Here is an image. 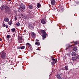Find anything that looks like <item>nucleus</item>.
Instances as JSON below:
<instances>
[{"label":"nucleus","mask_w":79,"mask_h":79,"mask_svg":"<svg viewBox=\"0 0 79 79\" xmlns=\"http://www.w3.org/2000/svg\"><path fill=\"white\" fill-rule=\"evenodd\" d=\"M40 32L42 34V36L43 37V40H45V38H46L47 34V33L45 32V30H41Z\"/></svg>","instance_id":"1"},{"label":"nucleus","mask_w":79,"mask_h":79,"mask_svg":"<svg viewBox=\"0 0 79 79\" xmlns=\"http://www.w3.org/2000/svg\"><path fill=\"white\" fill-rule=\"evenodd\" d=\"M6 7L5 8V12L6 13H8V14H10V13L11 11V10L10 9V8L6 6Z\"/></svg>","instance_id":"2"},{"label":"nucleus","mask_w":79,"mask_h":79,"mask_svg":"<svg viewBox=\"0 0 79 79\" xmlns=\"http://www.w3.org/2000/svg\"><path fill=\"white\" fill-rule=\"evenodd\" d=\"M1 56L2 60H5L6 57V54L5 52H1Z\"/></svg>","instance_id":"3"},{"label":"nucleus","mask_w":79,"mask_h":79,"mask_svg":"<svg viewBox=\"0 0 79 79\" xmlns=\"http://www.w3.org/2000/svg\"><path fill=\"white\" fill-rule=\"evenodd\" d=\"M18 42H19V43H22L23 42V38L22 37L19 36L18 37Z\"/></svg>","instance_id":"4"},{"label":"nucleus","mask_w":79,"mask_h":79,"mask_svg":"<svg viewBox=\"0 0 79 79\" xmlns=\"http://www.w3.org/2000/svg\"><path fill=\"white\" fill-rule=\"evenodd\" d=\"M20 8H22V9H23V10H25V9H26L25 6L24 5V4L23 3H21L20 4Z\"/></svg>","instance_id":"5"},{"label":"nucleus","mask_w":79,"mask_h":79,"mask_svg":"<svg viewBox=\"0 0 79 79\" xmlns=\"http://www.w3.org/2000/svg\"><path fill=\"white\" fill-rule=\"evenodd\" d=\"M28 27L29 29H32V28L34 27L33 25L31 23L28 24Z\"/></svg>","instance_id":"6"},{"label":"nucleus","mask_w":79,"mask_h":79,"mask_svg":"<svg viewBox=\"0 0 79 79\" xmlns=\"http://www.w3.org/2000/svg\"><path fill=\"white\" fill-rule=\"evenodd\" d=\"M47 20L45 19V20L43 19H42L41 21V23L42 24H46V23H47Z\"/></svg>","instance_id":"7"},{"label":"nucleus","mask_w":79,"mask_h":79,"mask_svg":"<svg viewBox=\"0 0 79 79\" xmlns=\"http://www.w3.org/2000/svg\"><path fill=\"white\" fill-rule=\"evenodd\" d=\"M51 59L52 60V61H53V62H54L56 63L57 62V59L56 58L55 59L54 58L52 57Z\"/></svg>","instance_id":"8"},{"label":"nucleus","mask_w":79,"mask_h":79,"mask_svg":"<svg viewBox=\"0 0 79 79\" xmlns=\"http://www.w3.org/2000/svg\"><path fill=\"white\" fill-rule=\"evenodd\" d=\"M72 56H77V53L74 52H73L72 53Z\"/></svg>","instance_id":"9"},{"label":"nucleus","mask_w":79,"mask_h":79,"mask_svg":"<svg viewBox=\"0 0 79 79\" xmlns=\"http://www.w3.org/2000/svg\"><path fill=\"white\" fill-rule=\"evenodd\" d=\"M51 3L52 5H54L55 4V0H52L51 1Z\"/></svg>","instance_id":"10"},{"label":"nucleus","mask_w":79,"mask_h":79,"mask_svg":"<svg viewBox=\"0 0 79 79\" xmlns=\"http://www.w3.org/2000/svg\"><path fill=\"white\" fill-rule=\"evenodd\" d=\"M31 35L32 37L33 38H35V34L34 32H32Z\"/></svg>","instance_id":"11"},{"label":"nucleus","mask_w":79,"mask_h":79,"mask_svg":"<svg viewBox=\"0 0 79 79\" xmlns=\"http://www.w3.org/2000/svg\"><path fill=\"white\" fill-rule=\"evenodd\" d=\"M4 21H5V22H9V19L8 18H5L4 19Z\"/></svg>","instance_id":"12"},{"label":"nucleus","mask_w":79,"mask_h":79,"mask_svg":"<svg viewBox=\"0 0 79 79\" xmlns=\"http://www.w3.org/2000/svg\"><path fill=\"white\" fill-rule=\"evenodd\" d=\"M72 60L73 61H76L77 58H76V57H73L72 58Z\"/></svg>","instance_id":"13"},{"label":"nucleus","mask_w":79,"mask_h":79,"mask_svg":"<svg viewBox=\"0 0 79 79\" xmlns=\"http://www.w3.org/2000/svg\"><path fill=\"white\" fill-rule=\"evenodd\" d=\"M73 50L74 52H77V48L76 47H74L73 48Z\"/></svg>","instance_id":"14"},{"label":"nucleus","mask_w":79,"mask_h":79,"mask_svg":"<svg viewBox=\"0 0 79 79\" xmlns=\"http://www.w3.org/2000/svg\"><path fill=\"white\" fill-rule=\"evenodd\" d=\"M36 5L38 8H40V7H41V5H40V4L39 3H37Z\"/></svg>","instance_id":"15"},{"label":"nucleus","mask_w":79,"mask_h":79,"mask_svg":"<svg viewBox=\"0 0 79 79\" xmlns=\"http://www.w3.org/2000/svg\"><path fill=\"white\" fill-rule=\"evenodd\" d=\"M2 26L3 27H6V28H8V26L6 25L5 24V23H2Z\"/></svg>","instance_id":"16"},{"label":"nucleus","mask_w":79,"mask_h":79,"mask_svg":"<svg viewBox=\"0 0 79 79\" xmlns=\"http://www.w3.org/2000/svg\"><path fill=\"white\" fill-rule=\"evenodd\" d=\"M56 77H57L58 79H61V76L59 74H57Z\"/></svg>","instance_id":"17"},{"label":"nucleus","mask_w":79,"mask_h":79,"mask_svg":"<svg viewBox=\"0 0 79 79\" xmlns=\"http://www.w3.org/2000/svg\"><path fill=\"white\" fill-rule=\"evenodd\" d=\"M35 45H40V42L37 41L35 43Z\"/></svg>","instance_id":"18"},{"label":"nucleus","mask_w":79,"mask_h":79,"mask_svg":"<svg viewBox=\"0 0 79 79\" xmlns=\"http://www.w3.org/2000/svg\"><path fill=\"white\" fill-rule=\"evenodd\" d=\"M8 24L10 26H11V24H13V23L12 22V20H10V21H9L8 23Z\"/></svg>","instance_id":"19"},{"label":"nucleus","mask_w":79,"mask_h":79,"mask_svg":"<svg viewBox=\"0 0 79 79\" xmlns=\"http://www.w3.org/2000/svg\"><path fill=\"white\" fill-rule=\"evenodd\" d=\"M20 23H19V22H17L16 24V26H17V27L19 26H20Z\"/></svg>","instance_id":"20"},{"label":"nucleus","mask_w":79,"mask_h":79,"mask_svg":"<svg viewBox=\"0 0 79 79\" xmlns=\"http://www.w3.org/2000/svg\"><path fill=\"white\" fill-rule=\"evenodd\" d=\"M32 46H31V45L30 46V48H29V51L31 52L32 51Z\"/></svg>","instance_id":"21"},{"label":"nucleus","mask_w":79,"mask_h":79,"mask_svg":"<svg viewBox=\"0 0 79 79\" xmlns=\"http://www.w3.org/2000/svg\"><path fill=\"white\" fill-rule=\"evenodd\" d=\"M65 69L66 70H68L69 69L68 68V66L66 65L65 67H64Z\"/></svg>","instance_id":"22"},{"label":"nucleus","mask_w":79,"mask_h":79,"mask_svg":"<svg viewBox=\"0 0 79 79\" xmlns=\"http://www.w3.org/2000/svg\"><path fill=\"white\" fill-rule=\"evenodd\" d=\"M33 7V6H32L31 5H29V9H32Z\"/></svg>","instance_id":"23"},{"label":"nucleus","mask_w":79,"mask_h":79,"mask_svg":"<svg viewBox=\"0 0 79 79\" xmlns=\"http://www.w3.org/2000/svg\"><path fill=\"white\" fill-rule=\"evenodd\" d=\"M25 48H26V47L25 46H21V49L22 50L24 49Z\"/></svg>","instance_id":"24"},{"label":"nucleus","mask_w":79,"mask_h":79,"mask_svg":"<svg viewBox=\"0 0 79 79\" xmlns=\"http://www.w3.org/2000/svg\"><path fill=\"white\" fill-rule=\"evenodd\" d=\"M11 31L13 32H15V28H12L11 29Z\"/></svg>","instance_id":"25"},{"label":"nucleus","mask_w":79,"mask_h":79,"mask_svg":"<svg viewBox=\"0 0 79 79\" xmlns=\"http://www.w3.org/2000/svg\"><path fill=\"white\" fill-rule=\"evenodd\" d=\"M5 7L4 6H2L1 8V10H3L5 9Z\"/></svg>","instance_id":"26"},{"label":"nucleus","mask_w":79,"mask_h":79,"mask_svg":"<svg viewBox=\"0 0 79 79\" xmlns=\"http://www.w3.org/2000/svg\"><path fill=\"white\" fill-rule=\"evenodd\" d=\"M21 46H18L17 48V49H21Z\"/></svg>","instance_id":"27"},{"label":"nucleus","mask_w":79,"mask_h":79,"mask_svg":"<svg viewBox=\"0 0 79 79\" xmlns=\"http://www.w3.org/2000/svg\"><path fill=\"white\" fill-rule=\"evenodd\" d=\"M10 35H7L6 38V39H9V38H10Z\"/></svg>","instance_id":"28"},{"label":"nucleus","mask_w":79,"mask_h":79,"mask_svg":"<svg viewBox=\"0 0 79 79\" xmlns=\"http://www.w3.org/2000/svg\"><path fill=\"white\" fill-rule=\"evenodd\" d=\"M55 63H55V62H53H53H51V64H52V65H54L55 64Z\"/></svg>","instance_id":"29"},{"label":"nucleus","mask_w":79,"mask_h":79,"mask_svg":"<svg viewBox=\"0 0 79 79\" xmlns=\"http://www.w3.org/2000/svg\"><path fill=\"white\" fill-rule=\"evenodd\" d=\"M74 44L75 45H77V41H76L74 42Z\"/></svg>","instance_id":"30"},{"label":"nucleus","mask_w":79,"mask_h":79,"mask_svg":"<svg viewBox=\"0 0 79 79\" xmlns=\"http://www.w3.org/2000/svg\"><path fill=\"white\" fill-rule=\"evenodd\" d=\"M17 17H16V16H15V21H17Z\"/></svg>","instance_id":"31"},{"label":"nucleus","mask_w":79,"mask_h":79,"mask_svg":"<svg viewBox=\"0 0 79 79\" xmlns=\"http://www.w3.org/2000/svg\"><path fill=\"white\" fill-rule=\"evenodd\" d=\"M27 45H29L30 46H31V44H29V43H27Z\"/></svg>","instance_id":"32"},{"label":"nucleus","mask_w":79,"mask_h":79,"mask_svg":"<svg viewBox=\"0 0 79 79\" xmlns=\"http://www.w3.org/2000/svg\"><path fill=\"white\" fill-rule=\"evenodd\" d=\"M72 46V45H69L68 48H69V47H71Z\"/></svg>","instance_id":"33"},{"label":"nucleus","mask_w":79,"mask_h":79,"mask_svg":"<svg viewBox=\"0 0 79 79\" xmlns=\"http://www.w3.org/2000/svg\"><path fill=\"white\" fill-rule=\"evenodd\" d=\"M2 38H0V41H2Z\"/></svg>","instance_id":"34"},{"label":"nucleus","mask_w":79,"mask_h":79,"mask_svg":"<svg viewBox=\"0 0 79 79\" xmlns=\"http://www.w3.org/2000/svg\"><path fill=\"white\" fill-rule=\"evenodd\" d=\"M36 50H39V48H37V49H36Z\"/></svg>","instance_id":"35"},{"label":"nucleus","mask_w":79,"mask_h":79,"mask_svg":"<svg viewBox=\"0 0 79 79\" xmlns=\"http://www.w3.org/2000/svg\"><path fill=\"white\" fill-rule=\"evenodd\" d=\"M36 40V41H39V40Z\"/></svg>","instance_id":"36"},{"label":"nucleus","mask_w":79,"mask_h":79,"mask_svg":"<svg viewBox=\"0 0 79 79\" xmlns=\"http://www.w3.org/2000/svg\"><path fill=\"white\" fill-rule=\"evenodd\" d=\"M11 0H8V1H9V2H10V1H11Z\"/></svg>","instance_id":"37"},{"label":"nucleus","mask_w":79,"mask_h":79,"mask_svg":"<svg viewBox=\"0 0 79 79\" xmlns=\"http://www.w3.org/2000/svg\"><path fill=\"white\" fill-rule=\"evenodd\" d=\"M68 48L67 47V48L66 49V50H67V49H68Z\"/></svg>","instance_id":"38"},{"label":"nucleus","mask_w":79,"mask_h":79,"mask_svg":"<svg viewBox=\"0 0 79 79\" xmlns=\"http://www.w3.org/2000/svg\"><path fill=\"white\" fill-rule=\"evenodd\" d=\"M6 79V77H5Z\"/></svg>","instance_id":"39"},{"label":"nucleus","mask_w":79,"mask_h":79,"mask_svg":"<svg viewBox=\"0 0 79 79\" xmlns=\"http://www.w3.org/2000/svg\"><path fill=\"white\" fill-rule=\"evenodd\" d=\"M71 43H72V42H71Z\"/></svg>","instance_id":"40"},{"label":"nucleus","mask_w":79,"mask_h":79,"mask_svg":"<svg viewBox=\"0 0 79 79\" xmlns=\"http://www.w3.org/2000/svg\"><path fill=\"white\" fill-rule=\"evenodd\" d=\"M47 36H48V35H47Z\"/></svg>","instance_id":"41"},{"label":"nucleus","mask_w":79,"mask_h":79,"mask_svg":"<svg viewBox=\"0 0 79 79\" xmlns=\"http://www.w3.org/2000/svg\"><path fill=\"white\" fill-rule=\"evenodd\" d=\"M64 60H65V59Z\"/></svg>","instance_id":"42"},{"label":"nucleus","mask_w":79,"mask_h":79,"mask_svg":"<svg viewBox=\"0 0 79 79\" xmlns=\"http://www.w3.org/2000/svg\"><path fill=\"white\" fill-rule=\"evenodd\" d=\"M64 58H65V57H64Z\"/></svg>","instance_id":"43"}]
</instances>
